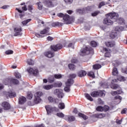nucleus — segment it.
<instances>
[{
	"label": "nucleus",
	"mask_w": 127,
	"mask_h": 127,
	"mask_svg": "<svg viewBox=\"0 0 127 127\" xmlns=\"http://www.w3.org/2000/svg\"><path fill=\"white\" fill-rule=\"evenodd\" d=\"M89 77H91L92 79H95V73L93 72H89L87 74Z\"/></svg>",
	"instance_id": "40"
},
{
	"label": "nucleus",
	"mask_w": 127,
	"mask_h": 127,
	"mask_svg": "<svg viewBox=\"0 0 127 127\" xmlns=\"http://www.w3.org/2000/svg\"><path fill=\"white\" fill-rule=\"evenodd\" d=\"M43 95V93L40 91L37 92L35 94V99L34 102L35 104H38L41 102L40 97Z\"/></svg>",
	"instance_id": "5"
},
{
	"label": "nucleus",
	"mask_w": 127,
	"mask_h": 127,
	"mask_svg": "<svg viewBox=\"0 0 127 127\" xmlns=\"http://www.w3.org/2000/svg\"><path fill=\"white\" fill-rule=\"evenodd\" d=\"M123 30L122 27L117 26L115 28V31H122Z\"/></svg>",
	"instance_id": "54"
},
{
	"label": "nucleus",
	"mask_w": 127,
	"mask_h": 127,
	"mask_svg": "<svg viewBox=\"0 0 127 127\" xmlns=\"http://www.w3.org/2000/svg\"><path fill=\"white\" fill-rule=\"evenodd\" d=\"M71 63H77V62H78V60L76 59H72L71 60Z\"/></svg>",
	"instance_id": "60"
},
{
	"label": "nucleus",
	"mask_w": 127,
	"mask_h": 127,
	"mask_svg": "<svg viewBox=\"0 0 127 127\" xmlns=\"http://www.w3.org/2000/svg\"><path fill=\"white\" fill-rule=\"evenodd\" d=\"M48 101H49V102H51V103H52V102H53V97L50 96L48 97Z\"/></svg>",
	"instance_id": "62"
},
{
	"label": "nucleus",
	"mask_w": 127,
	"mask_h": 127,
	"mask_svg": "<svg viewBox=\"0 0 127 127\" xmlns=\"http://www.w3.org/2000/svg\"><path fill=\"white\" fill-rule=\"evenodd\" d=\"M45 109L47 111V115H50L53 112H56L57 111V109L56 107H52L50 105L46 106Z\"/></svg>",
	"instance_id": "9"
},
{
	"label": "nucleus",
	"mask_w": 127,
	"mask_h": 127,
	"mask_svg": "<svg viewBox=\"0 0 127 127\" xmlns=\"http://www.w3.org/2000/svg\"><path fill=\"white\" fill-rule=\"evenodd\" d=\"M6 95L7 96H8L9 98H14V97L16 96V93L12 91L7 92Z\"/></svg>",
	"instance_id": "19"
},
{
	"label": "nucleus",
	"mask_w": 127,
	"mask_h": 127,
	"mask_svg": "<svg viewBox=\"0 0 127 127\" xmlns=\"http://www.w3.org/2000/svg\"><path fill=\"white\" fill-rule=\"evenodd\" d=\"M122 71L123 73H125L126 74H127V67H125V68H123L122 69Z\"/></svg>",
	"instance_id": "61"
},
{
	"label": "nucleus",
	"mask_w": 127,
	"mask_h": 127,
	"mask_svg": "<svg viewBox=\"0 0 127 127\" xmlns=\"http://www.w3.org/2000/svg\"><path fill=\"white\" fill-rule=\"evenodd\" d=\"M76 76V75L75 74H71L69 75L68 78H69V80H71V79H75Z\"/></svg>",
	"instance_id": "48"
},
{
	"label": "nucleus",
	"mask_w": 127,
	"mask_h": 127,
	"mask_svg": "<svg viewBox=\"0 0 127 127\" xmlns=\"http://www.w3.org/2000/svg\"><path fill=\"white\" fill-rule=\"evenodd\" d=\"M109 110H110V107H109V106H105L104 107H103V111L104 112H108V111H109Z\"/></svg>",
	"instance_id": "56"
},
{
	"label": "nucleus",
	"mask_w": 127,
	"mask_h": 127,
	"mask_svg": "<svg viewBox=\"0 0 127 127\" xmlns=\"http://www.w3.org/2000/svg\"><path fill=\"white\" fill-rule=\"evenodd\" d=\"M93 55L94 54V49L91 47H85V48L81 49L79 52V55L80 56H85V55Z\"/></svg>",
	"instance_id": "2"
},
{
	"label": "nucleus",
	"mask_w": 127,
	"mask_h": 127,
	"mask_svg": "<svg viewBox=\"0 0 127 127\" xmlns=\"http://www.w3.org/2000/svg\"><path fill=\"white\" fill-rule=\"evenodd\" d=\"M27 72L30 74V75H33V76H35L36 77H37L38 75L39 74V71H38V69H34L32 68H28L27 69Z\"/></svg>",
	"instance_id": "8"
},
{
	"label": "nucleus",
	"mask_w": 127,
	"mask_h": 127,
	"mask_svg": "<svg viewBox=\"0 0 127 127\" xmlns=\"http://www.w3.org/2000/svg\"><path fill=\"white\" fill-rule=\"evenodd\" d=\"M54 77L55 78V79H61L62 77V74H56L54 75Z\"/></svg>",
	"instance_id": "46"
},
{
	"label": "nucleus",
	"mask_w": 127,
	"mask_h": 127,
	"mask_svg": "<svg viewBox=\"0 0 127 127\" xmlns=\"http://www.w3.org/2000/svg\"><path fill=\"white\" fill-rule=\"evenodd\" d=\"M57 117H59V118H64V115L63 113L60 112L57 114Z\"/></svg>",
	"instance_id": "51"
},
{
	"label": "nucleus",
	"mask_w": 127,
	"mask_h": 127,
	"mask_svg": "<svg viewBox=\"0 0 127 127\" xmlns=\"http://www.w3.org/2000/svg\"><path fill=\"white\" fill-rule=\"evenodd\" d=\"M105 45H106V46L107 47H114V46H115L116 45V43H115V42H107L105 43Z\"/></svg>",
	"instance_id": "16"
},
{
	"label": "nucleus",
	"mask_w": 127,
	"mask_h": 127,
	"mask_svg": "<svg viewBox=\"0 0 127 127\" xmlns=\"http://www.w3.org/2000/svg\"><path fill=\"white\" fill-rule=\"evenodd\" d=\"M119 74V71H118V68L117 67H114L112 71V75L113 76H117Z\"/></svg>",
	"instance_id": "26"
},
{
	"label": "nucleus",
	"mask_w": 127,
	"mask_h": 127,
	"mask_svg": "<svg viewBox=\"0 0 127 127\" xmlns=\"http://www.w3.org/2000/svg\"><path fill=\"white\" fill-rule=\"evenodd\" d=\"M90 45L92 46V47H97L98 44L97 42H96V41H92L90 42Z\"/></svg>",
	"instance_id": "39"
},
{
	"label": "nucleus",
	"mask_w": 127,
	"mask_h": 127,
	"mask_svg": "<svg viewBox=\"0 0 127 127\" xmlns=\"http://www.w3.org/2000/svg\"><path fill=\"white\" fill-rule=\"evenodd\" d=\"M44 3L47 7H55L58 4V0H46Z\"/></svg>",
	"instance_id": "3"
},
{
	"label": "nucleus",
	"mask_w": 127,
	"mask_h": 127,
	"mask_svg": "<svg viewBox=\"0 0 127 127\" xmlns=\"http://www.w3.org/2000/svg\"><path fill=\"white\" fill-rule=\"evenodd\" d=\"M11 81L12 83H13L14 85H17L19 83V81H18V80H12Z\"/></svg>",
	"instance_id": "58"
},
{
	"label": "nucleus",
	"mask_w": 127,
	"mask_h": 127,
	"mask_svg": "<svg viewBox=\"0 0 127 127\" xmlns=\"http://www.w3.org/2000/svg\"><path fill=\"white\" fill-rule=\"evenodd\" d=\"M54 94L56 95L58 98H63L64 94H63V90L62 89H55L54 90Z\"/></svg>",
	"instance_id": "10"
},
{
	"label": "nucleus",
	"mask_w": 127,
	"mask_h": 127,
	"mask_svg": "<svg viewBox=\"0 0 127 127\" xmlns=\"http://www.w3.org/2000/svg\"><path fill=\"white\" fill-rule=\"evenodd\" d=\"M95 117L98 119H103V118H105V117H106V115L103 113L97 114L95 115Z\"/></svg>",
	"instance_id": "24"
},
{
	"label": "nucleus",
	"mask_w": 127,
	"mask_h": 127,
	"mask_svg": "<svg viewBox=\"0 0 127 127\" xmlns=\"http://www.w3.org/2000/svg\"><path fill=\"white\" fill-rule=\"evenodd\" d=\"M65 119H67L68 122H74L75 121V117L74 116H66Z\"/></svg>",
	"instance_id": "27"
},
{
	"label": "nucleus",
	"mask_w": 127,
	"mask_h": 127,
	"mask_svg": "<svg viewBox=\"0 0 127 127\" xmlns=\"http://www.w3.org/2000/svg\"><path fill=\"white\" fill-rule=\"evenodd\" d=\"M106 16L103 20V23L106 25H112L114 24V21H117L119 19V14L115 12L108 13L106 14Z\"/></svg>",
	"instance_id": "1"
},
{
	"label": "nucleus",
	"mask_w": 127,
	"mask_h": 127,
	"mask_svg": "<svg viewBox=\"0 0 127 127\" xmlns=\"http://www.w3.org/2000/svg\"><path fill=\"white\" fill-rule=\"evenodd\" d=\"M91 96L94 98L99 97V90L92 92L91 93Z\"/></svg>",
	"instance_id": "23"
},
{
	"label": "nucleus",
	"mask_w": 127,
	"mask_h": 127,
	"mask_svg": "<svg viewBox=\"0 0 127 127\" xmlns=\"http://www.w3.org/2000/svg\"><path fill=\"white\" fill-rule=\"evenodd\" d=\"M103 51H106V53L105 54V57H111V52H109L108 49L106 48H103Z\"/></svg>",
	"instance_id": "22"
},
{
	"label": "nucleus",
	"mask_w": 127,
	"mask_h": 127,
	"mask_svg": "<svg viewBox=\"0 0 127 127\" xmlns=\"http://www.w3.org/2000/svg\"><path fill=\"white\" fill-rule=\"evenodd\" d=\"M22 9L25 11H26V10L28 9L26 5H24L23 7H22Z\"/></svg>",
	"instance_id": "64"
},
{
	"label": "nucleus",
	"mask_w": 127,
	"mask_h": 127,
	"mask_svg": "<svg viewBox=\"0 0 127 127\" xmlns=\"http://www.w3.org/2000/svg\"><path fill=\"white\" fill-rule=\"evenodd\" d=\"M44 55H45L46 57H48V58H52V57H54L55 53L51 51L46 52L44 53Z\"/></svg>",
	"instance_id": "13"
},
{
	"label": "nucleus",
	"mask_w": 127,
	"mask_h": 127,
	"mask_svg": "<svg viewBox=\"0 0 127 127\" xmlns=\"http://www.w3.org/2000/svg\"><path fill=\"white\" fill-rule=\"evenodd\" d=\"M96 111H99V112H103V111H104V108L102 106H98L96 108Z\"/></svg>",
	"instance_id": "52"
},
{
	"label": "nucleus",
	"mask_w": 127,
	"mask_h": 127,
	"mask_svg": "<svg viewBox=\"0 0 127 127\" xmlns=\"http://www.w3.org/2000/svg\"><path fill=\"white\" fill-rule=\"evenodd\" d=\"M26 102V98L25 97L21 96L19 98V104L20 105H23Z\"/></svg>",
	"instance_id": "15"
},
{
	"label": "nucleus",
	"mask_w": 127,
	"mask_h": 127,
	"mask_svg": "<svg viewBox=\"0 0 127 127\" xmlns=\"http://www.w3.org/2000/svg\"><path fill=\"white\" fill-rule=\"evenodd\" d=\"M111 88L113 90H117V89H119V88H120V85H118L117 83H114V80H112Z\"/></svg>",
	"instance_id": "14"
},
{
	"label": "nucleus",
	"mask_w": 127,
	"mask_h": 127,
	"mask_svg": "<svg viewBox=\"0 0 127 127\" xmlns=\"http://www.w3.org/2000/svg\"><path fill=\"white\" fill-rule=\"evenodd\" d=\"M87 75V72L85 70H81L78 72V77H85Z\"/></svg>",
	"instance_id": "17"
},
{
	"label": "nucleus",
	"mask_w": 127,
	"mask_h": 127,
	"mask_svg": "<svg viewBox=\"0 0 127 127\" xmlns=\"http://www.w3.org/2000/svg\"><path fill=\"white\" fill-rule=\"evenodd\" d=\"M53 39V37L49 36L47 38V40H48V41H52V40Z\"/></svg>",
	"instance_id": "63"
},
{
	"label": "nucleus",
	"mask_w": 127,
	"mask_h": 127,
	"mask_svg": "<svg viewBox=\"0 0 127 127\" xmlns=\"http://www.w3.org/2000/svg\"><path fill=\"white\" fill-rule=\"evenodd\" d=\"M33 98V95H32V93L31 92H29L27 93V99L29 100H31Z\"/></svg>",
	"instance_id": "42"
},
{
	"label": "nucleus",
	"mask_w": 127,
	"mask_h": 127,
	"mask_svg": "<svg viewBox=\"0 0 127 127\" xmlns=\"http://www.w3.org/2000/svg\"><path fill=\"white\" fill-rule=\"evenodd\" d=\"M49 29H50V28L47 27L46 28L40 31V34H47V33L49 32Z\"/></svg>",
	"instance_id": "18"
},
{
	"label": "nucleus",
	"mask_w": 127,
	"mask_h": 127,
	"mask_svg": "<svg viewBox=\"0 0 127 127\" xmlns=\"http://www.w3.org/2000/svg\"><path fill=\"white\" fill-rule=\"evenodd\" d=\"M84 9L85 13H86V11H91L92 10V6H88L85 8H84Z\"/></svg>",
	"instance_id": "44"
},
{
	"label": "nucleus",
	"mask_w": 127,
	"mask_h": 127,
	"mask_svg": "<svg viewBox=\"0 0 127 127\" xmlns=\"http://www.w3.org/2000/svg\"><path fill=\"white\" fill-rule=\"evenodd\" d=\"M13 53V51L12 50H7L5 52V54L7 55H9V54H12Z\"/></svg>",
	"instance_id": "59"
},
{
	"label": "nucleus",
	"mask_w": 127,
	"mask_h": 127,
	"mask_svg": "<svg viewBox=\"0 0 127 127\" xmlns=\"http://www.w3.org/2000/svg\"><path fill=\"white\" fill-rule=\"evenodd\" d=\"M63 18L65 24H71V23H72V22L75 21V18L73 17H70V15L67 14H64V18Z\"/></svg>",
	"instance_id": "4"
},
{
	"label": "nucleus",
	"mask_w": 127,
	"mask_h": 127,
	"mask_svg": "<svg viewBox=\"0 0 127 127\" xmlns=\"http://www.w3.org/2000/svg\"><path fill=\"white\" fill-rule=\"evenodd\" d=\"M64 15H65V14H64L63 13H59L57 14V16L60 17L61 18H63L64 17Z\"/></svg>",
	"instance_id": "57"
},
{
	"label": "nucleus",
	"mask_w": 127,
	"mask_h": 127,
	"mask_svg": "<svg viewBox=\"0 0 127 127\" xmlns=\"http://www.w3.org/2000/svg\"><path fill=\"white\" fill-rule=\"evenodd\" d=\"M78 115L79 117L82 118V119H83V120H87V119H88V117L86 116V115H85L81 113H79L78 114Z\"/></svg>",
	"instance_id": "37"
},
{
	"label": "nucleus",
	"mask_w": 127,
	"mask_h": 127,
	"mask_svg": "<svg viewBox=\"0 0 127 127\" xmlns=\"http://www.w3.org/2000/svg\"><path fill=\"white\" fill-rule=\"evenodd\" d=\"M85 96L86 99H87V100L91 101V102H93V98H92V97H91V96L89 94L85 93Z\"/></svg>",
	"instance_id": "35"
},
{
	"label": "nucleus",
	"mask_w": 127,
	"mask_h": 127,
	"mask_svg": "<svg viewBox=\"0 0 127 127\" xmlns=\"http://www.w3.org/2000/svg\"><path fill=\"white\" fill-rule=\"evenodd\" d=\"M74 84V80H68L65 82V86L64 88V91L65 92H69L70 91V87Z\"/></svg>",
	"instance_id": "6"
},
{
	"label": "nucleus",
	"mask_w": 127,
	"mask_h": 127,
	"mask_svg": "<svg viewBox=\"0 0 127 127\" xmlns=\"http://www.w3.org/2000/svg\"><path fill=\"white\" fill-rule=\"evenodd\" d=\"M105 94L104 93L103 91L102 90H98V97H102L103 98V97H105Z\"/></svg>",
	"instance_id": "33"
},
{
	"label": "nucleus",
	"mask_w": 127,
	"mask_h": 127,
	"mask_svg": "<svg viewBox=\"0 0 127 127\" xmlns=\"http://www.w3.org/2000/svg\"><path fill=\"white\" fill-rule=\"evenodd\" d=\"M76 12L77 13H79L80 14H83V13H86V12H85V9L83 8L82 9H77L76 10Z\"/></svg>",
	"instance_id": "28"
},
{
	"label": "nucleus",
	"mask_w": 127,
	"mask_h": 127,
	"mask_svg": "<svg viewBox=\"0 0 127 127\" xmlns=\"http://www.w3.org/2000/svg\"><path fill=\"white\" fill-rule=\"evenodd\" d=\"M37 4L38 5V9L42 10V8H43V4H42V3H41V2H39L37 3Z\"/></svg>",
	"instance_id": "30"
},
{
	"label": "nucleus",
	"mask_w": 127,
	"mask_h": 127,
	"mask_svg": "<svg viewBox=\"0 0 127 127\" xmlns=\"http://www.w3.org/2000/svg\"><path fill=\"white\" fill-rule=\"evenodd\" d=\"M50 48L52 51H54V52H56L58 51V50L62 49V48H63V46L61 44H58L56 45H51Z\"/></svg>",
	"instance_id": "7"
},
{
	"label": "nucleus",
	"mask_w": 127,
	"mask_h": 127,
	"mask_svg": "<svg viewBox=\"0 0 127 127\" xmlns=\"http://www.w3.org/2000/svg\"><path fill=\"white\" fill-rule=\"evenodd\" d=\"M53 87H61V86H62V83L58 82H56L53 85Z\"/></svg>",
	"instance_id": "43"
},
{
	"label": "nucleus",
	"mask_w": 127,
	"mask_h": 127,
	"mask_svg": "<svg viewBox=\"0 0 127 127\" xmlns=\"http://www.w3.org/2000/svg\"><path fill=\"white\" fill-rule=\"evenodd\" d=\"M100 13H101V12L99 10H96L91 13V16L94 17L98 15Z\"/></svg>",
	"instance_id": "31"
},
{
	"label": "nucleus",
	"mask_w": 127,
	"mask_h": 127,
	"mask_svg": "<svg viewBox=\"0 0 127 127\" xmlns=\"http://www.w3.org/2000/svg\"><path fill=\"white\" fill-rule=\"evenodd\" d=\"M123 93L122 89H120L119 90H117L116 91H112L111 92V95L112 96H116V95H120Z\"/></svg>",
	"instance_id": "21"
},
{
	"label": "nucleus",
	"mask_w": 127,
	"mask_h": 127,
	"mask_svg": "<svg viewBox=\"0 0 127 127\" xmlns=\"http://www.w3.org/2000/svg\"><path fill=\"white\" fill-rule=\"evenodd\" d=\"M68 67L70 70H72V71L75 70V65L72 64H69L68 65Z\"/></svg>",
	"instance_id": "38"
},
{
	"label": "nucleus",
	"mask_w": 127,
	"mask_h": 127,
	"mask_svg": "<svg viewBox=\"0 0 127 127\" xmlns=\"http://www.w3.org/2000/svg\"><path fill=\"white\" fill-rule=\"evenodd\" d=\"M110 36L111 38H112V39H114V38H116V37H117V36H118V33L112 32L110 34Z\"/></svg>",
	"instance_id": "29"
},
{
	"label": "nucleus",
	"mask_w": 127,
	"mask_h": 127,
	"mask_svg": "<svg viewBox=\"0 0 127 127\" xmlns=\"http://www.w3.org/2000/svg\"><path fill=\"white\" fill-rule=\"evenodd\" d=\"M115 100H119V103H121V101H122V97H121L119 95L116 96L115 97Z\"/></svg>",
	"instance_id": "55"
},
{
	"label": "nucleus",
	"mask_w": 127,
	"mask_h": 127,
	"mask_svg": "<svg viewBox=\"0 0 127 127\" xmlns=\"http://www.w3.org/2000/svg\"><path fill=\"white\" fill-rule=\"evenodd\" d=\"M59 108L61 110H63L64 109H65V104H64V103H60L59 105Z\"/></svg>",
	"instance_id": "45"
},
{
	"label": "nucleus",
	"mask_w": 127,
	"mask_h": 127,
	"mask_svg": "<svg viewBox=\"0 0 127 127\" xmlns=\"http://www.w3.org/2000/svg\"><path fill=\"white\" fill-rule=\"evenodd\" d=\"M14 31L15 33L14 34V36H18V35H22V33H21V31H22V30L21 28L20 27H16L14 28Z\"/></svg>",
	"instance_id": "12"
},
{
	"label": "nucleus",
	"mask_w": 127,
	"mask_h": 127,
	"mask_svg": "<svg viewBox=\"0 0 127 127\" xmlns=\"http://www.w3.org/2000/svg\"><path fill=\"white\" fill-rule=\"evenodd\" d=\"M94 83L95 81H92V80H87L86 81V84L87 85V86H88V87H91Z\"/></svg>",
	"instance_id": "36"
},
{
	"label": "nucleus",
	"mask_w": 127,
	"mask_h": 127,
	"mask_svg": "<svg viewBox=\"0 0 127 127\" xmlns=\"http://www.w3.org/2000/svg\"><path fill=\"white\" fill-rule=\"evenodd\" d=\"M27 63L29 65H33L34 64V62L32 60H28Z\"/></svg>",
	"instance_id": "53"
},
{
	"label": "nucleus",
	"mask_w": 127,
	"mask_h": 127,
	"mask_svg": "<svg viewBox=\"0 0 127 127\" xmlns=\"http://www.w3.org/2000/svg\"><path fill=\"white\" fill-rule=\"evenodd\" d=\"M66 4H71L73 2V0H64Z\"/></svg>",
	"instance_id": "50"
},
{
	"label": "nucleus",
	"mask_w": 127,
	"mask_h": 127,
	"mask_svg": "<svg viewBox=\"0 0 127 127\" xmlns=\"http://www.w3.org/2000/svg\"><path fill=\"white\" fill-rule=\"evenodd\" d=\"M31 21V19H28L26 20H24L22 22V25H26L28 23V22H30Z\"/></svg>",
	"instance_id": "41"
},
{
	"label": "nucleus",
	"mask_w": 127,
	"mask_h": 127,
	"mask_svg": "<svg viewBox=\"0 0 127 127\" xmlns=\"http://www.w3.org/2000/svg\"><path fill=\"white\" fill-rule=\"evenodd\" d=\"M1 106L5 111H7L10 109V104L6 101L3 102L1 103Z\"/></svg>",
	"instance_id": "11"
},
{
	"label": "nucleus",
	"mask_w": 127,
	"mask_h": 127,
	"mask_svg": "<svg viewBox=\"0 0 127 127\" xmlns=\"http://www.w3.org/2000/svg\"><path fill=\"white\" fill-rule=\"evenodd\" d=\"M43 88V89H44V90H50L51 89H52V88H53V85H44Z\"/></svg>",
	"instance_id": "25"
},
{
	"label": "nucleus",
	"mask_w": 127,
	"mask_h": 127,
	"mask_svg": "<svg viewBox=\"0 0 127 127\" xmlns=\"http://www.w3.org/2000/svg\"><path fill=\"white\" fill-rule=\"evenodd\" d=\"M28 10L30 12H32V10H33V5L30 4L28 6Z\"/></svg>",
	"instance_id": "47"
},
{
	"label": "nucleus",
	"mask_w": 127,
	"mask_h": 127,
	"mask_svg": "<svg viewBox=\"0 0 127 127\" xmlns=\"http://www.w3.org/2000/svg\"><path fill=\"white\" fill-rule=\"evenodd\" d=\"M101 67L102 65L99 64H94L93 66V68L94 69V70H98V69H100V68H101Z\"/></svg>",
	"instance_id": "34"
},
{
	"label": "nucleus",
	"mask_w": 127,
	"mask_h": 127,
	"mask_svg": "<svg viewBox=\"0 0 127 127\" xmlns=\"http://www.w3.org/2000/svg\"><path fill=\"white\" fill-rule=\"evenodd\" d=\"M63 25V23H60L59 22H55L52 23L51 26L52 27H56V26H62Z\"/></svg>",
	"instance_id": "20"
},
{
	"label": "nucleus",
	"mask_w": 127,
	"mask_h": 127,
	"mask_svg": "<svg viewBox=\"0 0 127 127\" xmlns=\"http://www.w3.org/2000/svg\"><path fill=\"white\" fill-rule=\"evenodd\" d=\"M104 5H106V3H105V1L101 2L99 4L98 8H101L102 6H104Z\"/></svg>",
	"instance_id": "49"
},
{
	"label": "nucleus",
	"mask_w": 127,
	"mask_h": 127,
	"mask_svg": "<svg viewBox=\"0 0 127 127\" xmlns=\"http://www.w3.org/2000/svg\"><path fill=\"white\" fill-rule=\"evenodd\" d=\"M14 75L17 79H20L21 78V75L18 71L15 72Z\"/></svg>",
	"instance_id": "32"
}]
</instances>
